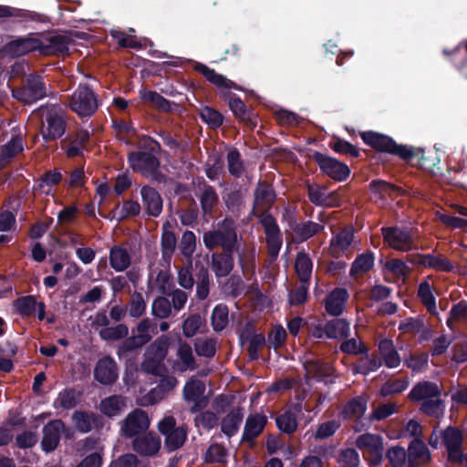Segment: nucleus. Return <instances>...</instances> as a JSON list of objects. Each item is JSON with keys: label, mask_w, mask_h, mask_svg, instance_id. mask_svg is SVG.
Here are the masks:
<instances>
[{"label": "nucleus", "mask_w": 467, "mask_h": 467, "mask_svg": "<svg viewBox=\"0 0 467 467\" xmlns=\"http://www.w3.org/2000/svg\"><path fill=\"white\" fill-rule=\"evenodd\" d=\"M161 150V147L159 141L150 136H143L140 140V150L128 154L130 167L141 175L159 169L161 161L157 155Z\"/></svg>", "instance_id": "obj_1"}, {"label": "nucleus", "mask_w": 467, "mask_h": 467, "mask_svg": "<svg viewBox=\"0 0 467 467\" xmlns=\"http://www.w3.org/2000/svg\"><path fill=\"white\" fill-rule=\"evenodd\" d=\"M205 247L212 251L221 247L223 251H238L237 227L235 221L225 217L218 223L217 229L207 231L202 236Z\"/></svg>", "instance_id": "obj_2"}, {"label": "nucleus", "mask_w": 467, "mask_h": 467, "mask_svg": "<svg viewBox=\"0 0 467 467\" xmlns=\"http://www.w3.org/2000/svg\"><path fill=\"white\" fill-rule=\"evenodd\" d=\"M100 105L99 94L88 83H79L67 102V107L79 118L92 117Z\"/></svg>", "instance_id": "obj_3"}, {"label": "nucleus", "mask_w": 467, "mask_h": 467, "mask_svg": "<svg viewBox=\"0 0 467 467\" xmlns=\"http://www.w3.org/2000/svg\"><path fill=\"white\" fill-rule=\"evenodd\" d=\"M47 89L43 76L34 72L26 75L21 86L14 88L12 94L18 101L31 105L47 97Z\"/></svg>", "instance_id": "obj_4"}, {"label": "nucleus", "mask_w": 467, "mask_h": 467, "mask_svg": "<svg viewBox=\"0 0 467 467\" xmlns=\"http://www.w3.org/2000/svg\"><path fill=\"white\" fill-rule=\"evenodd\" d=\"M360 137L365 144L376 151L397 156L406 161H409V148L398 144L391 137L373 130L363 131Z\"/></svg>", "instance_id": "obj_5"}, {"label": "nucleus", "mask_w": 467, "mask_h": 467, "mask_svg": "<svg viewBox=\"0 0 467 467\" xmlns=\"http://www.w3.org/2000/svg\"><path fill=\"white\" fill-rule=\"evenodd\" d=\"M319 167L320 171L336 182H345L350 175L349 167L327 154L314 150L310 157Z\"/></svg>", "instance_id": "obj_6"}, {"label": "nucleus", "mask_w": 467, "mask_h": 467, "mask_svg": "<svg viewBox=\"0 0 467 467\" xmlns=\"http://www.w3.org/2000/svg\"><path fill=\"white\" fill-rule=\"evenodd\" d=\"M42 117L44 120L41 133L46 142L53 141L65 134L67 121L54 107H47Z\"/></svg>", "instance_id": "obj_7"}, {"label": "nucleus", "mask_w": 467, "mask_h": 467, "mask_svg": "<svg viewBox=\"0 0 467 467\" xmlns=\"http://www.w3.org/2000/svg\"><path fill=\"white\" fill-rule=\"evenodd\" d=\"M356 446L368 454L367 460L369 465L378 466L381 463L384 445L383 439L380 435L369 432L361 434L356 440Z\"/></svg>", "instance_id": "obj_8"}, {"label": "nucleus", "mask_w": 467, "mask_h": 467, "mask_svg": "<svg viewBox=\"0 0 467 467\" xmlns=\"http://www.w3.org/2000/svg\"><path fill=\"white\" fill-rule=\"evenodd\" d=\"M205 384L196 379H190L182 389L183 399L186 402H192L189 411L192 414L203 410L209 404V400L204 396Z\"/></svg>", "instance_id": "obj_9"}, {"label": "nucleus", "mask_w": 467, "mask_h": 467, "mask_svg": "<svg viewBox=\"0 0 467 467\" xmlns=\"http://www.w3.org/2000/svg\"><path fill=\"white\" fill-rule=\"evenodd\" d=\"M150 424L147 412L141 409H135L122 421L121 435L127 439L135 438L145 433Z\"/></svg>", "instance_id": "obj_10"}, {"label": "nucleus", "mask_w": 467, "mask_h": 467, "mask_svg": "<svg viewBox=\"0 0 467 467\" xmlns=\"http://www.w3.org/2000/svg\"><path fill=\"white\" fill-rule=\"evenodd\" d=\"M221 98L228 102V106L234 115L245 126L254 129L257 124V117L252 109H248L244 101L234 93L228 90L220 92Z\"/></svg>", "instance_id": "obj_11"}, {"label": "nucleus", "mask_w": 467, "mask_h": 467, "mask_svg": "<svg viewBox=\"0 0 467 467\" xmlns=\"http://www.w3.org/2000/svg\"><path fill=\"white\" fill-rule=\"evenodd\" d=\"M39 47L40 39L34 37L30 34L7 42L3 46L2 51L6 57L16 58L31 52L38 51Z\"/></svg>", "instance_id": "obj_12"}, {"label": "nucleus", "mask_w": 467, "mask_h": 467, "mask_svg": "<svg viewBox=\"0 0 467 467\" xmlns=\"http://www.w3.org/2000/svg\"><path fill=\"white\" fill-rule=\"evenodd\" d=\"M260 223L264 228L268 254L271 257H277L283 244L282 234L276 219L270 213L262 217Z\"/></svg>", "instance_id": "obj_13"}, {"label": "nucleus", "mask_w": 467, "mask_h": 467, "mask_svg": "<svg viewBox=\"0 0 467 467\" xmlns=\"http://www.w3.org/2000/svg\"><path fill=\"white\" fill-rule=\"evenodd\" d=\"M415 250H417V248L413 246L412 240L410 239V265L430 267L444 272L452 271L453 265L445 257L441 255L434 256L432 254H422Z\"/></svg>", "instance_id": "obj_14"}, {"label": "nucleus", "mask_w": 467, "mask_h": 467, "mask_svg": "<svg viewBox=\"0 0 467 467\" xmlns=\"http://www.w3.org/2000/svg\"><path fill=\"white\" fill-rule=\"evenodd\" d=\"M440 438L447 451V460L454 457L462 450L464 442L463 431L457 426L449 425L440 432Z\"/></svg>", "instance_id": "obj_15"}, {"label": "nucleus", "mask_w": 467, "mask_h": 467, "mask_svg": "<svg viewBox=\"0 0 467 467\" xmlns=\"http://www.w3.org/2000/svg\"><path fill=\"white\" fill-rule=\"evenodd\" d=\"M71 418L76 430L80 433L90 432L93 429L101 430L105 425L103 417L95 412L75 410Z\"/></svg>", "instance_id": "obj_16"}, {"label": "nucleus", "mask_w": 467, "mask_h": 467, "mask_svg": "<svg viewBox=\"0 0 467 467\" xmlns=\"http://www.w3.org/2000/svg\"><path fill=\"white\" fill-rule=\"evenodd\" d=\"M132 449L141 456L152 457L161 449V438L152 431L143 433L133 439Z\"/></svg>", "instance_id": "obj_17"}, {"label": "nucleus", "mask_w": 467, "mask_h": 467, "mask_svg": "<svg viewBox=\"0 0 467 467\" xmlns=\"http://www.w3.org/2000/svg\"><path fill=\"white\" fill-rule=\"evenodd\" d=\"M64 428L65 423L62 420H52L43 427L41 448L45 452L48 453L57 449Z\"/></svg>", "instance_id": "obj_18"}, {"label": "nucleus", "mask_w": 467, "mask_h": 467, "mask_svg": "<svg viewBox=\"0 0 467 467\" xmlns=\"http://www.w3.org/2000/svg\"><path fill=\"white\" fill-rule=\"evenodd\" d=\"M440 159L436 151L423 148L410 147V167H417L424 171H432Z\"/></svg>", "instance_id": "obj_19"}, {"label": "nucleus", "mask_w": 467, "mask_h": 467, "mask_svg": "<svg viewBox=\"0 0 467 467\" xmlns=\"http://www.w3.org/2000/svg\"><path fill=\"white\" fill-rule=\"evenodd\" d=\"M118 367L115 360L109 357L100 358L94 368V378L103 385H111L118 379Z\"/></svg>", "instance_id": "obj_20"}, {"label": "nucleus", "mask_w": 467, "mask_h": 467, "mask_svg": "<svg viewBox=\"0 0 467 467\" xmlns=\"http://www.w3.org/2000/svg\"><path fill=\"white\" fill-rule=\"evenodd\" d=\"M384 241L389 247L399 251H409V228L390 226L381 228Z\"/></svg>", "instance_id": "obj_21"}, {"label": "nucleus", "mask_w": 467, "mask_h": 467, "mask_svg": "<svg viewBox=\"0 0 467 467\" xmlns=\"http://www.w3.org/2000/svg\"><path fill=\"white\" fill-rule=\"evenodd\" d=\"M194 69L218 88H234L235 90L244 91L243 87L228 79L225 76L217 73L213 68H210L204 64L197 63L194 66Z\"/></svg>", "instance_id": "obj_22"}, {"label": "nucleus", "mask_w": 467, "mask_h": 467, "mask_svg": "<svg viewBox=\"0 0 467 467\" xmlns=\"http://www.w3.org/2000/svg\"><path fill=\"white\" fill-rule=\"evenodd\" d=\"M348 297L349 296L346 288H335L324 300L326 312L332 317L340 316L345 309Z\"/></svg>", "instance_id": "obj_23"}, {"label": "nucleus", "mask_w": 467, "mask_h": 467, "mask_svg": "<svg viewBox=\"0 0 467 467\" xmlns=\"http://www.w3.org/2000/svg\"><path fill=\"white\" fill-rule=\"evenodd\" d=\"M368 409V398L356 396L350 399L342 408L339 415L345 420H354L358 423Z\"/></svg>", "instance_id": "obj_24"}, {"label": "nucleus", "mask_w": 467, "mask_h": 467, "mask_svg": "<svg viewBox=\"0 0 467 467\" xmlns=\"http://www.w3.org/2000/svg\"><path fill=\"white\" fill-rule=\"evenodd\" d=\"M235 251L213 253L211 258V268L217 277L227 276L234 266V254Z\"/></svg>", "instance_id": "obj_25"}, {"label": "nucleus", "mask_w": 467, "mask_h": 467, "mask_svg": "<svg viewBox=\"0 0 467 467\" xmlns=\"http://www.w3.org/2000/svg\"><path fill=\"white\" fill-rule=\"evenodd\" d=\"M145 345L143 337L135 336V330H132V336H127L118 346L116 354L120 360L128 361L132 355H137Z\"/></svg>", "instance_id": "obj_26"}, {"label": "nucleus", "mask_w": 467, "mask_h": 467, "mask_svg": "<svg viewBox=\"0 0 467 467\" xmlns=\"http://www.w3.org/2000/svg\"><path fill=\"white\" fill-rule=\"evenodd\" d=\"M266 423L267 418L264 414H250L245 420L242 441H254L263 432Z\"/></svg>", "instance_id": "obj_27"}, {"label": "nucleus", "mask_w": 467, "mask_h": 467, "mask_svg": "<svg viewBox=\"0 0 467 467\" xmlns=\"http://www.w3.org/2000/svg\"><path fill=\"white\" fill-rule=\"evenodd\" d=\"M143 205L149 216L158 217L162 212V199L160 193L150 186L140 189Z\"/></svg>", "instance_id": "obj_28"}, {"label": "nucleus", "mask_w": 467, "mask_h": 467, "mask_svg": "<svg viewBox=\"0 0 467 467\" xmlns=\"http://www.w3.org/2000/svg\"><path fill=\"white\" fill-rule=\"evenodd\" d=\"M68 41L65 36L56 35L47 39L45 44L40 39L38 52L42 56H64L68 54Z\"/></svg>", "instance_id": "obj_29"}, {"label": "nucleus", "mask_w": 467, "mask_h": 467, "mask_svg": "<svg viewBox=\"0 0 467 467\" xmlns=\"http://www.w3.org/2000/svg\"><path fill=\"white\" fill-rule=\"evenodd\" d=\"M240 341L244 344V341H249L247 348L248 357L250 360H257L259 358V349L265 344V337L264 334L254 333V329L244 328L240 336Z\"/></svg>", "instance_id": "obj_30"}, {"label": "nucleus", "mask_w": 467, "mask_h": 467, "mask_svg": "<svg viewBox=\"0 0 467 467\" xmlns=\"http://www.w3.org/2000/svg\"><path fill=\"white\" fill-rule=\"evenodd\" d=\"M441 389L437 383L424 380L414 385L410 390V400L423 401L441 396Z\"/></svg>", "instance_id": "obj_31"}, {"label": "nucleus", "mask_w": 467, "mask_h": 467, "mask_svg": "<svg viewBox=\"0 0 467 467\" xmlns=\"http://www.w3.org/2000/svg\"><path fill=\"white\" fill-rule=\"evenodd\" d=\"M354 230L352 227L344 228L330 240L329 253L333 257H338L352 244Z\"/></svg>", "instance_id": "obj_32"}, {"label": "nucleus", "mask_w": 467, "mask_h": 467, "mask_svg": "<svg viewBox=\"0 0 467 467\" xmlns=\"http://www.w3.org/2000/svg\"><path fill=\"white\" fill-rule=\"evenodd\" d=\"M109 265L116 272L127 270L131 264L129 251L121 245H113L109 250Z\"/></svg>", "instance_id": "obj_33"}, {"label": "nucleus", "mask_w": 467, "mask_h": 467, "mask_svg": "<svg viewBox=\"0 0 467 467\" xmlns=\"http://www.w3.org/2000/svg\"><path fill=\"white\" fill-rule=\"evenodd\" d=\"M126 407V398L121 395H111L101 400L99 411L108 418L119 415Z\"/></svg>", "instance_id": "obj_34"}, {"label": "nucleus", "mask_w": 467, "mask_h": 467, "mask_svg": "<svg viewBox=\"0 0 467 467\" xmlns=\"http://www.w3.org/2000/svg\"><path fill=\"white\" fill-rule=\"evenodd\" d=\"M244 419V409L237 407L232 410L221 422V431L227 437L234 436L242 424Z\"/></svg>", "instance_id": "obj_35"}, {"label": "nucleus", "mask_w": 467, "mask_h": 467, "mask_svg": "<svg viewBox=\"0 0 467 467\" xmlns=\"http://www.w3.org/2000/svg\"><path fill=\"white\" fill-rule=\"evenodd\" d=\"M199 199L202 214L212 216L219 203V196L215 188L204 182Z\"/></svg>", "instance_id": "obj_36"}, {"label": "nucleus", "mask_w": 467, "mask_h": 467, "mask_svg": "<svg viewBox=\"0 0 467 467\" xmlns=\"http://www.w3.org/2000/svg\"><path fill=\"white\" fill-rule=\"evenodd\" d=\"M289 226L293 232L299 237L301 242L306 241L324 230V226L313 221L296 223L291 219Z\"/></svg>", "instance_id": "obj_37"}, {"label": "nucleus", "mask_w": 467, "mask_h": 467, "mask_svg": "<svg viewBox=\"0 0 467 467\" xmlns=\"http://www.w3.org/2000/svg\"><path fill=\"white\" fill-rule=\"evenodd\" d=\"M327 338L342 340L350 334V323L345 318H333L326 323Z\"/></svg>", "instance_id": "obj_38"}, {"label": "nucleus", "mask_w": 467, "mask_h": 467, "mask_svg": "<svg viewBox=\"0 0 467 467\" xmlns=\"http://www.w3.org/2000/svg\"><path fill=\"white\" fill-rule=\"evenodd\" d=\"M381 365L382 360L378 354H363L354 364L353 372L355 374L368 375L370 372L378 370Z\"/></svg>", "instance_id": "obj_39"}, {"label": "nucleus", "mask_w": 467, "mask_h": 467, "mask_svg": "<svg viewBox=\"0 0 467 467\" xmlns=\"http://www.w3.org/2000/svg\"><path fill=\"white\" fill-rule=\"evenodd\" d=\"M410 461L414 465L428 464L431 462V451L422 439L410 440Z\"/></svg>", "instance_id": "obj_40"}, {"label": "nucleus", "mask_w": 467, "mask_h": 467, "mask_svg": "<svg viewBox=\"0 0 467 467\" xmlns=\"http://www.w3.org/2000/svg\"><path fill=\"white\" fill-rule=\"evenodd\" d=\"M170 345V337L167 335H161L150 344L146 349L145 357H151L157 361L163 362L167 357Z\"/></svg>", "instance_id": "obj_41"}, {"label": "nucleus", "mask_w": 467, "mask_h": 467, "mask_svg": "<svg viewBox=\"0 0 467 467\" xmlns=\"http://www.w3.org/2000/svg\"><path fill=\"white\" fill-rule=\"evenodd\" d=\"M80 393L77 392L73 388H66L62 389L53 401V407L57 410H71L79 402Z\"/></svg>", "instance_id": "obj_42"}, {"label": "nucleus", "mask_w": 467, "mask_h": 467, "mask_svg": "<svg viewBox=\"0 0 467 467\" xmlns=\"http://www.w3.org/2000/svg\"><path fill=\"white\" fill-rule=\"evenodd\" d=\"M307 373L311 374L317 381L322 382L333 374V367L330 363L321 359L307 361L306 365Z\"/></svg>", "instance_id": "obj_43"}, {"label": "nucleus", "mask_w": 467, "mask_h": 467, "mask_svg": "<svg viewBox=\"0 0 467 467\" xmlns=\"http://www.w3.org/2000/svg\"><path fill=\"white\" fill-rule=\"evenodd\" d=\"M42 15L33 13L30 11L12 7L9 5H0V19L15 18L17 21L22 20H34L42 22Z\"/></svg>", "instance_id": "obj_44"}, {"label": "nucleus", "mask_w": 467, "mask_h": 467, "mask_svg": "<svg viewBox=\"0 0 467 467\" xmlns=\"http://www.w3.org/2000/svg\"><path fill=\"white\" fill-rule=\"evenodd\" d=\"M169 225L168 222L163 224L161 237L162 259L168 264H170L171 258L175 251L177 242L175 234L171 230H167V226Z\"/></svg>", "instance_id": "obj_45"}, {"label": "nucleus", "mask_w": 467, "mask_h": 467, "mask_svg": "<svg viewBox=\"0 0 467 467\" xmlns=\"http://www.w3.org/2000/svg\"><path fill=\"white\" fill-rule=\"evenodd\" d=\"M295 268L300 283H309L313 264L308 254L298 253L296 258Z\"/></svg>", "instance_id": "obj_46"}, {"label": "nucleus", "mask_w": 467, "mask_h": 467, "mask_svg": "<svg viewBox=\"0 0 467 467\" xmlns=\"http://www.w3.org/2000/svg\"><path fill=\"white\" fill-rule=\"evenodd\" d=\"M199 117L210 129H218L223 125V116L221 112L210 106L199 109Z\"/></svg>", "instance_id": "obj_47"}, {"label": "nucleus", "mask_w": 467, "mask_h": 467, "mask_svg": "<svg viewBox=\"0 0 467 467\" xmlns=\"http://www.w3.org/2000/svg\"><path fill=\"white\" fill-rule=\"evenodd\" d=\"M229 310L226 305L218 304L214 306L211 316V324L214 331L221 332L228 325Z\"/></svg>", "instance_id": "obj_48"}, {"label": "nucleus", "mask_w": 467, "mask_h": 467, "mask_svg": "<svg viewBox=\"0 0 467 467\" xmlns=\"http://www.w3.org/2000/svg\"><path fill=\"white\" fill-rule=\"evenodd\" d=\"M229 173L234 178H240L244 172V163L241 153L236 148H233L226 155Z\"/></svg>", "instance_id": "obj_49"}, {"label": "nucleus", "mask_w": 467, "mask_h": 467, "mask_svg": "<svg viewBox=\"0 0 467 467\" xmlns=\"http://www.w3.org/2000/svg\"><path fill=\"white\" fill-rule=\"evenodd\" d=\"M374 254L371 252L358 254L350 268V275L355 276L360 273H368L373 268Z\"/></svg>", "instance_id": "obj_50"}, {"label": "nucleus", "mask_w": 467, "mask_h": 467, "mask_svg": "<svg viewBox=\"0 0 467 467\" xmlns=\"http://www.w3.org/2000/svg\"><path fill=\"white\" fill-rule=\"evenodd\" d=\"M275 424L277 429L285 434L291 435L298 426L297 420L293 412L286 410L275 417Z\"/></svg>", "instance_id": "obj_51"}, {"label": "nucleus", "mask_w": 467, "mask_h": 467, "mask_svg": "<svg viewBox=\"0 0 467 467\" xmlns=\"http://www.w3.org/2000/svg\"><path fill=\"white\" fill-rule=\"evenodd\" d=\"M224 204L229 212L239 216L244 206V195L241 189L234 190L223 197Z\"/></svg>", "instance_id": "obj_52"}, {"label": "nucleus", "mask_w": 467, "mask_h": 467, "mask_svg": "<svg viewBox=\"0 0 467 467\" xmlns=\"http://www.w3.org/2000/svg\"><path fill=\"white\" fill-rule=\"evenodd\" d=\"M177 356L181 361V370H194L197 368L192 347L187 342H180Z\"/></svg>", "instance_id": "obj_53"}, {"label": "nucleus", "mask_w": 467, "mask_h": 467, "mask_svg": "<svg viewBox=\"0 0 467 467\" xmlns=\"http://www.w3.org/2000/svg\"><path fill=\"white\" fill-rule=\"evenodd\" d=\"M37 302L33 296H20L14 301L16 312L22 317H32L36 310Z\"/></svg>", "instance_id": "obj_54"}, {"label": "nucleus", "mask_w": 467, "mask_h": 467, "mask_svg": "<svg viewBox=\"0 0 467 467\" xmlns=\"http://www.w3.org/2000/svg\"><path fill=\"white\" fill-rule=\"evenodd\" d=\"M418 297L420 299L421 303L427 308L429 313H436V299L433 296L431 285L427 281L420 284L418 289Z\"/></svg>", "instance_id": "obj_55"}, {"label": "nucleus", "mask_w": 467, "mask_h": 467, "mask_svg": "<svg viewBox=\"0 0 467 467\" xmlns=\"http://www.w3.org/2000/svg\"><path fill=\"white\" fill-rule=\"evenodd\" d=\"M62 179L63 175L59 170H48L36 182L34 190L44 192L45 186H56L61 182Z\"/></svg>", "instance_id": "obj_56"}, {"label": "nucleus", "mask_w": 467, "mask_h": 467, "mask_svg": "<svg viewBox=\"0 0 467 467\" xmlns=\"http://www.w3.org/2000/svg\"><path fill=\"white\" fill-rule=\"evenodd\" d=\"M187 432L183 427H177L173 431L165 437V447L169 451L180 449L185 442Z\"/></svg>", "instance_id": "obj_57"}, {"label": "nucleus", "mask_w": 467, "mask_h": 467, "mask_svg": "<svg viewBox=\"0 0 467 467\" xmlns=\"http://www.w3.org/2000/svg\"><path fill=\"white\" fill-rule=\"evenodd\" d=\"M307 196L309 201L317 206L334 207L337 203H332L327 197L326 189L311 184L307 185Z\"/></svg>", "instance_id": "obj_58"}, {"label": "nucleus", "mask_w": 467, "mask_h": 467, "mask_svg": "<svg viewBox=\"0 0 467 467\" xmlns=\"http://www.w3.org/2000/svg\"><path fill=\"white\" fill-rule=\"evenodd\" d=\"M129 335V327L125 324L104 327L99 331V337L106 341L124 339Z\"/></svg>", "instance_id": "obj_59"}, {"label": "nucleus", "mask_w": 467, "mask_h": 467, "mask_svg": "<svg viewBox=\"0 0 467 467\" xmlns=\"http://www.w3.org/2000/svg\"><path fill=\"white\" fill-rule=\"evenodd\" d=\"M143 99L163 112H171L173 110V106L176 105L175 102L168 100L158 92L152 90L147 91L143 95Z\"/></svg>", "instance_id": "obj_60"}, {"label": "nucleus", "mask_w": 467, "mask_h": 467, "mask_svg": "<svg viewBox=\"0 0 467 467\" xmlns=\"http://www.w3.org/2000/svg\"><path fill=\"white\" fill-rule=\"evenodd\" d=\"M329 147L337 153L348 155L354 158L359 157V150L350 142L340 138H334L329 142Z\"/></svg>", "instance_id": "obj_61"}, {"label": "nucleus", "mask_w": 467, "mask_h": 467, "mask_svg": "<svg viewBox=\"0 0 467 467\" xmlns=\"http://www.w3.org/2000/svg\"><path fill=\"white\" fill-rule=\"evenodd\" d=\"M23 150L24 147L22 138L19 136H15L7 143L1 147L0 157L2 160H9L22 152Z\"/></svg>", "instance_id": "obj_62"}, {"label": "nucleus", "mask_w": 467, "mask_h": 467, "mask_svg": "<svg viewBox=\"0 0 467 467\" xmlns=\"http://www.w3.org/2000/svg\"><path fill=\"white\" fill-rule=\"evenodd\" d=\"M151 314L160 319H165L171 314V303L165 296L156 297L151 305Z\"/></svg>", "instance_id": "obj_63"}, {"label": "nucleus", "mask_w": 467, "mask_h": 467, "mask_svg": "<svg viewBox=\"0 0 467 467\" xmlns=\"http://www.w3.org/2000/svg\"><path fill=\"white\" fill-rule=\"evenodd\" d=\"M341 424L337 420H327L320 423L313 434L316 440H325L333 436L340 428Z\"/></svg>", "instance_id": "obj_64"}]
</instances>
